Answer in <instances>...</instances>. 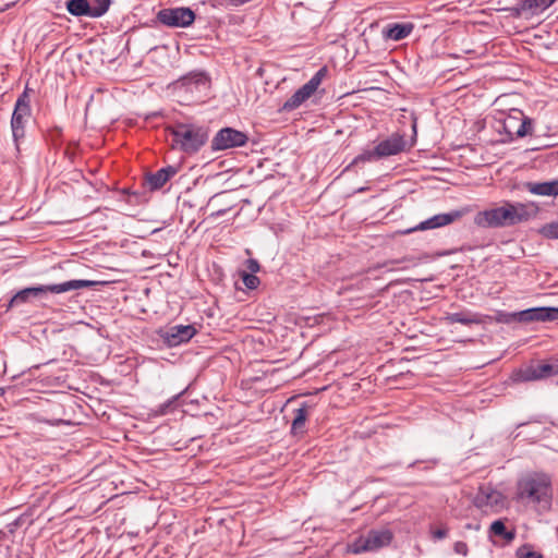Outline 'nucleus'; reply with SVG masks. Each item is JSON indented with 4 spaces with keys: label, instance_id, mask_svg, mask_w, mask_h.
<instances>
[{
    "label": "nucleus",
    "instance_id": "1",
    "mask_svg": "<svg viewBox=\"0 0 558 558\" xmlns=\"http://www.w3.org/2000/svg\"><path fill=\"white\" fill-rule=\"evenodd\" d=\"M527 218L529 214L525 205L506 202L499 207L478 211L474 217V223L481 228H499L522 222Z\"/></svg>",
    "mask_w": 558,
    "mask_h": 558
},
{
    "label": "nucleus",
    "instance_id": "2",
    "mask_svg": "<svg viewBox=\"0 0 558 558\" xmlns=\"http://www.w3.org/2000/svg\"><path fill=\"white\" fill-rule=\"evenodd\" d=\"M168 133L172 147L185 153H195L207 138L206 133L201 128L190 124H178L169 128Z\"/></svg>",
    "mask_w": 558,
    "mask_h": 558
},
{
    "label": "nucleus",
    "instance_id": "3",
    "mask_svg": "<svg viewBox=\"0 0 558 558\" xmlns=\"http://www.w3.org/2000/svg\"><path fill=\"white\" fill-rule=\"evenodd\" d=\"M518 499H530L548 505L551 498L550 480L545 474H534L518 483Z\"/></svg>",
    "mask_w": 558,
    "mask_h": 558
},
{
    "label": "nucleus",
    "instance_id": "4",
    "mask_svg": "<svg viewBox=\"0 0 558 558\" xmlns=\"http://www.w3.org/2000/svg\"><path fill=\"white\" fill-rule=\"evenodd\" d=\"M98 282L93 280H70L58 284H48L40 287H31L20 291L11 301V303L25 302L28 296H38L46 292L51 293H64L71 290H78L83 288H89L96 286Z\"/></svg>",
    "mask_w": 558,
    "mask_h": 558
},
{
    "label": "nucleus",
    "instance_id": "5",
    "mask_svg": "<svg viewBox=\"0 0 558 558\" xmlns=\"http://www.w3.org/2000/svg\"><path fill=\"white\" fill-rule=\"evenodd\" d=\"M32 109L31 99L24 92L16 100L11 118L12 136L19 149V143L25 136V129L31 120Z\"/></svg>",
    "mask_w": 558,
    "mask_h": 558
},
{
    "label": "nucleus",
    "instance_id": "6",
    "mask_svg": "<svg viewBox=\"0 0 558 558\" xmlns=\"http://www.w3.org/2000/svg\"><path fill=\"white\" fill-rule=\"evenodd\" d=\"M391 541L392 533L389 530H372L366 535L356 538L350 545V550L354 554L374 551L388 546Z\"/></svg>",
    "mask_w": 558,
    "mask_h": 558
},
{
    "label": "nucleus",
    "instance_id": "7",
    "mask_svg": "<svg viewBox=\"0 0 558 558\" xmlns=\"http://www.w3.org/2000/svg\"><path fill=\"white\" fill-rule=\"evenodd\" d=\"M326 70L320 69L306 84L299 88L284 104L282 109L291 111L300 107L307 100L320 85Z\"/></svg>",
    "mask_w": 558,
    "mask_h": 558
},
{
    "label": "nucleus",
    "instance_id": "8",
    "mask_svg": "<svg viewBox=\"0 0 558 558\" xmlns=\"http://www.w3.org/2000/svg\"><path fill=\"white\" fill-rule=\"evenodd\" d=\"M157 17L169 27H187L193 24L195 13L190 8H170L160 10Z\"/></svg>",
    "mask_w": 558,
    "mask_h": 558
},
{
    "label": "nucleus",
    "instance_id": "9",
    "mask_svg": "<svg viewBox=\"0 0 558 558\" xmlns=\"http://www.w3.org/2000/svg\"><path fill=\"white\" fill-rule=\"evenodd\" d=\"M469 211H470V209L465 207V208L452 210V211L446 213V214H438V215H435L434 217L421 222L418 226L403 231L402 233L408 234V233H411L416 230H427V229L445 227L447 225H450V223L461 219Z\"/></svg>",
    "mask_w": 558,
    "mask_h": 558
},
{
    "label": "nucleus",
    "instance_id": "10",
    "mask_svg": "<svg viewBox=\"0 0 558 558\" xmlns=\"http://www.w3.org/2000/svg\"><path fill=\"white\" fill-rule=\"evenodd\" d=\"M475 505L480 508L489 509L494 512H499L507 506L506 497L498 490L490 486H485L480 489L475 497Z\"/></svg>",
    "mask_w": 558,
    "mask_h": 558
},
{
    "label": "nucleus",
    "instance_id": "11",
    "mask_svg": "<svg viewBox=\"0 0 558 558\" xmlns=\"http://www.w3.org/2000/svg\"><path fill=\"white\" fill-rule=\"evenodd\" d=\"M98 7H94L88 0H69L68 11L76 16L87 15L98 17L109 9L110 0H96Z\"/></svg>",
    "mask_w": 558,
    "mask_h": 558
},
{
    "label": "nucleus",
    "instance_id": "12",
    "mask_svg": "<svg viewBox=\"0 0 558 558\" xmlns=\"http://www.w3.org/2000/svg\"><path fill=\"white\" fill-rule=\"evenodd\" d=\"M247 142L246 134L234 129H222L217 133L213 141L215 149H228L232 147L243 146Z\"/></svg>",
    "mask_w": 558,
    "mask_h": 558
},
{
    "label": "nucleus",
    "instance_id": "13",
    "mask_svg": "<svg viewBox=\"0 0 558 558\" xmlns=\"http://www.w3.org/2000/svg\"><path fill=\"white\" fill-rule=\"evenodd\" d=\"M557 373L558 368L551 364H536L519 369L514 376L518 381H531L548 378Z\"/></svg>",
    "mask_w": 558,
    "mask_h": 558
},
{
    "label": "nucleus",
    "instance_id": "14",
    "mask_svg": "<svg viewBox=\"0 0 558 558\" xmlns=\"http://www.w3.org/2000/svg\"><path fill=\"white\" fill-rule=\"evenodd\" d=\"M519 322H551L558 319V308L537 307L513 314Z\"/></svg>",
    "mask_w": 558,
    "mask_h": 558
},
{
    "label": "nucleus",
    "instance_id": "15",
    "mask_svg": "<svg viewBox=\"0 0 558 558\" xmlns=\"http://www.w3.org/2000/svg\"><path fill=\"white\" fill-rule=\"evenodd\" d=\"M195 335V328L191 325H175L165 332V340L170 347H177L189 341Z\"/></svg>",
    "mask_w": 558,
    "mask_h": 558
},
{
    "label": "nucleus",
    "instance_id": "16",
    "mask_svg": "<svg viewBox=\"0 0 558 558\" xmlns=\"http://www.w3.org/2000/svg\"><path fill=\"white\" fill-rule=\"evenodd\" d=\"M404 141L399 135H393L375 147V153L379 158L396 155L404 149Z\"/></svg>",
    "mask_w": 558,
    "mask_h": 558
},
{
    "label": "nucleus",
    "instance_id": "17",
    "mask_svg": "<svg viewBox=\"0 0 558 558\" xmlns=\"http://www.w3.org/2000/svg\"><path fill=\"white\" fill-rule=\"evenodd\" d=\"M177 169L174 167H167L150 173L146 177V183L150 190H158L162 187L174 174Z\"/></svg>",
    "mask_w": 558,
    "mask_h": 558
},
{
    "label": "nucleus",
    "instance_id": "18",
    "mask_svg": "<svg viewBox=\"0 0 558 558\" xmlns=\"http://www.w3.org/2000/svg\"><path fill=\"white\" fill-rule=\"evenodd\" d=\"M414 28L412 23H395L387 25L383 34L387 39H391L395 41L401 40L408 37Z\"/></svg>",
    "mask_w": 558,
    "mask_h": 558
},
{
    "label": "nucleus",
    "instance_id": "19",
    "mask_svg": "<svg viewBox=\"0 0 558 558\" xmlns=\"http://www.w3.org/2000/svg\"><path fill=\"white\" fill-rule=\"evenodd\" d=\"M445 320L449 324L460 323V324L466 325V326L472 325V324H481L482 323L480 315L473 314L470 312H460V313L448 314L445 317Z\"/></svg>",
    "mask_w": 558,
    "mask_h": 558
},
{
    "label": "nucleus",
    "instance_id": "20",
    "mask_svg": "<svg viewBox=\"0 0 558 558\" xmlns=\"http://www.w3.org/2000/svg\"><path fill=\"white\" fill-rule=\"evenodd\" d=\"M527 190L535 195L557 196L555 181L543 183H527Z\"/></svg>",
    "mask_w": 558,
    "mask_h": 558
},
{
    "label": "nucleus",
    "instance_id": "21",
    "mask_svg": "<svg viewBox=\"0 0 558 558\" xmlns=\"http://www.w3.org/2000/svg\"><path fill=\"white\" fill-rule=\"evenodd\" d=\"M306 420H307V408L304 405V407L296 409L294 412V417H293L292 427H291L292 433L294 435L303 433Z\"/></svg>",
    "mask_w": 558,
    "mask_h": 558
},
{
    "label": "nucleus",
    "instance_id": "22",
    "mask_svg": "<svg viewBox=\"0 0 558 558\" xmlns=\"http://www.w3.org/2000/svg\"><path fill=\"white\" fill-rule=\"evenodd\" d=\"M555 0H523L522 9L530 10L533 13L542 12L548 7H550Z\"/></svg>",
    "mask_w": 558,
    "mask_h": 558
},
{
    "label": "nucleus",
    "instance_id": "23",
    "mask_svg": "<svg viewBox=\"0 0 558 558\" xmlns=\"http://www.w3.org/2000/svg\"><path fill=\"white\" fill-rule=\"evenodd\" d=\"M490 531L494 535L501 536L508 542L514 538V533L508 532L501 520L494 521L490 525Z\"/></svg>",
    "mask_w": 558,
    "mask_h": 558
},
{
    "label": "nucleus",
    "instance_id": "24",
    "mask_svg": "<svg viewBox=\"0 0 558 558\" xmlns=\"http://www.w3.org/2000/svg\"><path fill=\"white\" fill-rule=\"evenodd\" d=\"M522 112L520 110H513L504 123L507 133L512 134L518 128L519 121L521 120Z\"/></svg>",
    "mask_w": 558,
    "mask_h": 558
},
{
    "label": "nucleus",
    "instance_id": "25",
    "mask_svg": "<svg viewBox=\"0 0 558 558\" xmlns=\"http://www.w3.org/2000/svg\"><path fill=\"white\" fill-rule=\"evenodd\" d=\"M531 128H532L531 119L523 117V114H522L521 120L519 121L518 128L514 131V133L518 137H523L531 133Z\"/></svg>",
    "mask_w": 558,
    "mask_h": 558
},
{
    "label": "nucleus",
    "instance_id": "26",
    "mask_svg": "<svg viewBox=\"0 0 558 558\" xmlns=\"http://www.w3.org/2000/svg\"><path fill=\"white\" fill-rule=\"evenodd\" d=\"M182 81H183L184 84H189V83L194 82L195 84L206 85L207 77L203 73L198 72V73H191V74L184 76L182 78Z\"/></svg>",
    "mask_w": 558,
    "mask_h": 558
},
{
    "label": "nucleus",
    "instance_id": "27",
    "mask_svg": "<svg viewBox=\"0 0 558 558\" xmlns=\"http://www.w3.org/2000/svg\"><path fill=\"white\" fill-rule=\"evenodd\" d=\"M374 153H375V148L372 150L363 151L362 154H360L359 156H356L354 158L353 163L366 162V161L379 159V156H377V154H374Z\"/></svg>",
    "mask_w": 558,
    "mask_h": 558
},
{
    "label": "nucleus",
    "instance_id": "28",
    "mask_svg": "<svg viewBox=\"0 0 558 558\" xmlns=\"http://www.w3.org/2000/svg\"><path fill=\"white\" fill-rule=\"evenodd\" d=\"M242 280L246 288L255 289L259 284V279L253 274L243 272Z\"/></svg>",
    "mask_w": 558,
    "mask_h": 558
},
{
    "label": "nucleus",
    "instance_id": "29",
    "mask_svg": "<svg viewBox=\"0 0 558 558\" xmlns=\"http://www.w3.org/2000/svg\"><path fill=\"white\" fill-rule=\"evenodd\" d=\"M518 558H543L541 554L531 550L527 546H522L517 551Z\"/></svg>",
    "mask_w": 558,
    "mask_h": 558
},
{
    "label": "nucleus",
    "instance_id": "30",
    "mask_svg": "<svg viewBox=\"0 0 558 558\" xmlns=\"http://www.w3.org/2000/svg\"><path fill=\"white\" fill-rule=\"evenodd\" d=\"M543 233L548 238L558 239V222L545 226Z\"/></svg>",
    "mask_w": 558,
    "mask_h": 558
},
{
    "label": "nucleus",
    "instance_id": "31",
    "mask_svg": "<svg viewBox=\"0 0 558 558\" xmlns=\"http://www.w3.org/2000/svg\"><path fill=\"white\" fill-rule=\"evenodd\" d=\"M414 263V258L413 257H403L402 259H392V260H388L384 264L385 267H389V270H395V265L397 264H400V263Z\"/></svg>",
    "mask_w": 558,
    "mask_h": 558
},
{
    "label": "nucleus",
    "instance_id": "32",
    "mask_svg": "<svg viewBox=\"0 0 558 558\" xmlns=\"http://www.w3.org/2000/svg\"><path fill=\"white\" fill-rule=\"evenodd\" d=\"M453 550L458 555L466 556L468 555V545L464 542H457L453 545Z\"/></svg>",
    "mask_w": 558,
    "mask_h": 558
},
{
    "label": "nucleus",
    "instance_id": "33",
    "mask_svg": "<svg viewBox=\"0 0 558 558\" xmlns=\"http://www.w3.org/2000/svg\"><path fill=\"white\" fill-rule=\"evenodd\" d=\"M247 269L251 271V274L255 275L257 271H259V264L256 259H248L246 262Z\"/></svg>",
    "mask_w": 558,
    "mask_h": 558
},
{
    "label": "nucleus",
    "instance_id": "34",
    "mask_svg": "<svg viewBox=\"0 0 558 558\" xmlns=\"http://www.w3.org/2000/svg\"><path fill=\"white\" fill-rule=\"evenodd\" d=\"M433 536L437 539H442L447 536L448 530L446 527L437 529L432 532Z\"/></svg>",
    "mask_w": 558,
    "mask_h": 558
},
{
    "label": "nucleus",
    "instance_id": "35",
    "mask_svg": "<svg viewBox=\"0 0 558 558\" xmlns=\"http://www.w3.org/2000/svg\"><path fill=\"white\" fill-rule=\"evenodd\" d=\"M555 183H556V194L558 195V180H556Z\"/></svg>",
    "mask_w": 558,
    "mask_h": 558
},
{
    "label": "nucleus",
    "instance_id": "36",
    "mask_svg": "<svg viewBox=\"0 0 558 558\" xmlns=\"http://www.w3.org/2000/svg\"><path fill=\"white\" fill-rule=\"evenodd\" d=\"M2 534V532H0V535Z\"/></svg>",
    "mask_w": 558,
    "mask_h": 558
}]
</instances>
